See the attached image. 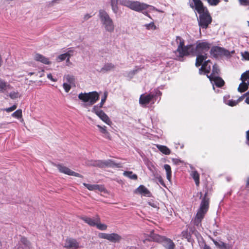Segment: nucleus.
Returning <instances> with one entry per match:
<instances>
[{
	"instance_id": "obj_1",
	"label": "nucleus",
	"mask_w": 249,
	"mask_h": 249,
	"mask_svg": "<svg viewBox=\"0 0 249 249\" xmlns=\"http://www.w3.org/2000/svg\"><path fill=\"white\" fill-rule=\"evenodd\" d=\"M176 41L178 45L177 49L175 51L178 60L181 61L185 56L189 55L194 53V47L192 45L185 46L184 40L180 36H177Z\"/></svg>"
},
{
	"instance_id": "obj_2",
	"label": "nucleus",
	"mask_w": 249,
	"mask_h": 249,
	"mask_svg": "<svg viewBox=\"0 0 249 249\" xmlns=\"http://www.w3.org/2000/svg\"><path fill=\"white\" fill-rule=\"evenodd\" d=\"M98 17L104 30L109 33H113L115 29V25L107 12L104 9H100L99 10Z\"/></svg>"
},
{
	"instance_id": "obj_3",
	"label": "nucleus",
	"mask_w": 249,
	"mask_h": 249,
	"mask_svg": "<svg viewBox=\"0 0 249 249\" xmlns=\"http://www.w3.org/2000/svg\"><path fill=\"white\" fill-rule=\"evenodd\" d=\"M207 195V192L205 193L202 198L200 208L195 218L194 223L197 226L200 224L201 220L203 219L209 208V198L208 197Z\"/></svg>"
},
{
	"instance_id": "obj_4",
	"label": "nucleus",
	"mask_w": 249,
	"mask_h": 249,
	"mask_svg": "<svg viewBox=\"0 0 249 249\" xmlns=\"http://www.w3.org/2000/svg\"><path fill=\"white\" fill-rule=\"evenodd\" d=\"M210 44L206 42H197L196 51L197 52L196 59V67L200 66L204 60L207 58V54L205 53L210 49Z\"/></svg>"
},
{
	"instance_id": "obj_5",
	"label": "nucleus",
	"mask_w": 249,
	"mask_h": 249,
	"mask_svg": "<svg viewBox=\"0 0 249 249\" xmlns=\"http://www.w3.org/2000/svg\"><path fill=\"white\" fill-rule=\"evenodd\" d=\"M119 3L123 6H126L132 10L138 12L146 10L150 6L145 3L130 0H120Z\"/></svg>"
},
{
	"instance_id": "obj_6",
	"label": "nucleus",
	"mask_w": 249,
	"mask_h": 249,
	"mask_svg": "<svg viewBox=\"0 0 249 249\" xmlns=\"http://www.w3.org/2000/svg\"><path fill=\"white\" fill-rule=\"evenodd\" d=\"M78 98L83 102L88 103L89 105L92 106L99 100V95L96 91L81 93L78 95Z\"/></svg>"
},
{
	"instance_id": "obj_7",
	"label": "nucleus",
	"mask_w": 249,
	"mask_h": 249,
	"mask_svg": "<svg viewBox=\"0 0 249 249\" xmlns=\"http://www.w3.org/2000/svg\"><path fill=\"white\" fill-rule=\"evenodd\" d=\"M198 24L200 28L206 29L212 22L211 17L208 11L199 14Z\"/></svg>"
},
{
	"instance_id": "obj_8",
	"label": "nucleus",
	"mask_w": 249,
	"mask_h": 249,
	"mask_svg": "<svg viewBox=\"0 0 249 249\" xmlns=\"http://www.w3.org/2000/svg\"><path fill=\"white\" fill-rule=\"evenodd\" d=\"M98 236L100 238L107 239L110 242L114 243L119 242L122 239V237L120 235L115 233H100Z\"/></svg>"
},
{
	"instance_id": "obj_9",
	"label": "nucleus",
	"mask_w": 249,
	"mask_h": 249,
	"mask_svg": "<svg viewBox=\"0 0 249 249\" xmlns=\"http://www.w3.org/2000/svg\"><path fill=\"white\" fill-rule=\"evenodd\" d=\"M91 111L95 113L104 122L109 125H111L112 122L108 116L102 110L98 108L97 106H94Z\"/></svg>"
},
{
	"instance_id": "obj_10",
	"label": "nucleus",
	"mask_w": 249,
	"mask_h": 249,
	"mask_svg": "<svg viewBox=\"0 0 249 249\" xmlns=\"http://www.w3.org/2000/svg\"><path fill=\"white\" fill-rule=\"evenodd\" d=\"M56 167L59 170V171L62 173L69 175V176H73L77 177L82 178L83 176L80 174L76 173L67 167H66L62 164H57L56 165Z\"/></svg>"
},
{
	"instance_id": "obj_11",
	"label": "nucleus",
	"mask_w": 249,
	"mask_h": 249,
	"mask_svg": "<svg viewBox=\"0 0 249 249\" xmlns=\"http://www.w3.org/2000/svg\"><path fill=\"white\" fill-rule=\"evenodd\" d=\"M211 53L214 56L218 55L228 56L230 55V52L221 47H214L211 50Z\"/></svg>"
},
{
	"instance_id": "obj_12",
	"label": "nucleus",
	"mask_w": 249,
	"mask_h": 249,
	"mask_svg": "<svg viewBox=\"0 0 249 249\" xmlns=\"http://www.w3.org/2000/svg\"><path fill=\"white\" fill-rule=\"evenodd\" d=\"M74 50L69 49L65 53L59 55L57 58V61L60 62L66 60L67 62H69L70 58L74 54Z\"/></svg>"
},
{
	"instance_id": "obj_13",
	"label": "nucleus",
	"mask_w": 249,
	"mask_h": 249,
	"mask_svg": "<svg viewBox=\"0 0 249 249\" xmlns=\"http://www.w3.org/2000/svg\"><path fill=\"white\" fill-rule=\"evenodd\" d=\"M64 247L67 249H77L80 248L79 243L74 239L69 238L66 240Z\"/></svg>"
},
{
	"instance_id": "obj_14",
	"label": "nucleus",
	"mask_w": 249,
	"mask_h": 249,
	"mask_svg": "<svg viewBox=\"0 0 249 249\" xmlns=\"http://www.w3.org/2000/svg\"><path fill=\"white\" fill-rule=\"evenodd\" d=\"M248 77V72H245L243 73L241 77V79L242 81V83H241L239 87L238 88V90L239 91L242 92L245 91L247 90L248 88V85L245 82L247 80V78Z\"/></svg>"
},
{
	"instance_id": "obj_15",
	"label": "nucleus",
	"mask_w": 249,
	"mask_h": 249,
	"mask_svg": "<svg viewBox=\"0 0 249 249\" xmlns=\"http://www.w3.org/2000/svg\"><path fill=\"white\" fill-rule=\"evenodd\" d=\"M154 98V95L151 94H142L141 95L139 103L142 106L148 104Z\"/></svg>"
},
{
	"instance_id": "obj_16",
	"label": "nucleus",
	"mask_w": 249,
	"mask_h": 249,
	"mask_svg": "<svg viewBox=\"0 0 249 249\" xmlns=\"http://www.w3.org/2000/svg\"><path fill=\"white\" fill-rule=\"evenodd\" d=\"M101 168L108 167H122V165L120 163H116L111 160H101Z\"/></svg>"
},
{
	"instance_id": "obj_17",
	"label": "nucleus",
	"mask_w": 249,
	"mask_h": 249,
	"mask_svg": "<svg viewBox=\"0 0 249 249\" xmlns=\"http://www.w3.org/2000/svg\"><path fill=\"white\" fill-rule=\"evenodd\" d=\"M193 0L195 3L196 10L199 14L208 11L207 9L203 6L202 2L200 0Z\"/></svg>"
},
{
	"instance_id": "obj_18",
	"label": "nucleus",
	"mask_w": 249,
	"mask_h": 249,
	"mask_svg": "<svg viewBox=\"0 0 249 249\" xmlns=\"http://www.w3.org/2000/svg\"><path fill=\"white\" fill-rule=\"evenodd\" d=\"M6 95L12 100H16L21 97V94L17 89L12 88L7 92Z\"/></svg>"
},
{
	"instance_id": "obj_19",
	"label": "nucleus",
	"mask_w": 249,
	"mask_h": 249,
	"mask_svg": "<svg viewBox=\"0 0 249 249\" xmlns=\"http://www.w3.org/2000/svg\"><path fill=\"white\" fill-rule=\"evenodd\" d=\"M13 87L7 82L0 79V92L7 93L8 90L12 89Z\"/></svg>"
},
{
	"instance_id": "obj_20",
	"label": "nucleus",
	"mask_w": 249,
	"mask_h": 249,
	"mask_svg": "<svg viewBox=\"0 0 249 249\" xmlns=\"http://www.w3.org/2000/svg\"><path fill=\"white\" fill-rule=\"evenodd\" d=\"M83 185L89 191H96L98 190L102 192L104 190V188L102 186L97 184H90L84 183Z\"/></svg>"
},
{
	"instance_id": "obj_21",
	"label": "nucleus",
	"mask_w": 249,
	"mask_h": 249,
	"mask_svg": "<svg viewBox=\"0 0 249 249\" xmlns=\"http://www.w3.org/2000/svg\"><path fill=\"white\" fill-rule=\"evenodd\" d=\"M34 59L36 61L40 62L44 64H50L51 63L49 58L38 53L35 54Z\"/></svg>"
},
{
	"instance_id": "obj_22",
	"label": "nucleus",
	"mask_w": 249,
	"mask_h": 249,
	"mask_svg": "<svg viewBox=\"0 0 249 249\" xmlns=\"http://www.w3.org/2000/svg\"><path fill=\"white\" fill-rule=\"evenodd\" d=\"M162 244L166 249H174L175 248V244L172 240L166 237L164 238Z\"/></svg>"
},
{
	"instance_id": "obj_23",
	"label": "nucleus",
	"mask_w": 249,
	"mask_h": 249,
	"mask_svg": "<svg viewBox=\"0 0 249 249\" xmlns=\"http://www.w3.org/2000/svg\"><path fill=\"white\" fill-rule=\"evenodd\" d=\"M115 68V66L112 63H108L105 64L101 69L100 72H107L113 71Z\"/></svg>"
},
{
	"instance_id": "obj_24",
	"label": "nucleus",
	"mask_w": 249,
	"mask_h": 249,
	"mask_svg": "<svg viewBox=\"0 0 249 249\" xmlns=\"http://www.w3.org/2000/svg\"><path fill=\"white\" fill-rule=\"evenodd\" d=\"M210 80L213 85L214 84L218 87H221L224 84V81L223 80L218 76H214L213 79H210Z\"/></svg>"
},
{
	"instance_id": "obj_25",
	"label": "nucleus",
	"mask_w": 249,
	"mask_h": 249,
	"mask_svg": "<svg viewBox=\"0 0 249 249\" xmlns=\"http://www.w3.org/2000/svg\"><path fill=\"white\" fill-rule=\"evenodd\" d=\"M213 241L214 245L220 249H231L232 248L231 245L225 244L222 241L217 242L214 240H213Z\"/></svg>"
},
{
	"instance_id": "obj_26",
	"label": "nucleus",
	"mask_w": 249,
	"mask_h": 249,
	"mask_svg": "<svg viewBox=\"0 0 249 249\" xmlns=\"http://www.w3.org/2000/svg\"><path fill=\"white\" fill-rule=\"evenodd\" d=\"M136 192L142 194L144 196H149L150 192L148 189L143 185H140L136 191Z\"/></svg>"
},
{
	"instance_id": "obj_27",
	"label": "nucleus",
	"mask_w": 249,
	"mask_h": 249,
	"mask_svg": "<svg viewBox=\"0 0 249 249\" xmlns=\"http://www.w3.org/2000/svg\"><path fill=\"white\" fill-rule=\"evenodd\" d=\"M150 237L151 239H152L154 241L161 243L165 238V237L161 236L159 235V234H155L153 232H151Z\"/></svg>"
},
{
	"instance_id": "obj_28",
	"label": "nucleus",
	"mask_w": 249,
	"mask_h": 249,
	"mask_svg": "<svg viewBox=\"0 0 249 249\" xmlns=\"http://www.w3.org/2000/svg\"><path fill=\"white\" fill-rule=\"evenodd\" d=\"M97 126L99 128L100 132L104 134V136L107 139H110V135L109 133L107 130V127L106 126H101L100 125H97Z\"/></svg>"
},
{
	"instance_id": "obj_29",
	"label": "nucleus",
	"mask_w": 249,
	"mask_h": 249,
	"mask_svg": "<svg viewBox=\"0 0 249 249\" xmlns=\"http://www.w3.org/2000/svg\"><path fill=\"white\" fill-rule=\"evenodd\" d=\"M210 62L209 60L205 61L202 65V67L199 69V73H202V72L204 73H209L211 70V66L208 65V63Z\"/></svg>"
},
{
	"instance_id": "obj_30",
	"label": "nucleus",
	"mask_w": 249,
	"mask_h": 249,
	"mask_svg": "<svg viewBox=\"0 0 249 249\" xmlns=\"http://www.w3.org/2000/svg\"><path fill=\"white\" fill-rule=\"evenodd\" d=\"M244 99V96H242L240 97H239L237 100H228L225 101V104L231 106V107H234L237 105L239 102L242 101Z\"/></svg>"
},
{
	"instance_id": "obj_31",
	"label": "nucleus",
	"mask_w": 249,
	"mask_h": 249,
	"mask_svg": "<svg viewBox=\"0 0 249 249\" xmlns=\"http://www.w3.org/2000/svg\"><path fill=\"white\" fill-rule=\"evenodd\" d=\"M65 83H68L69 84L73 85L74 84L75 78L73 76L67 74L64 76L63 78Z\"/></svg>"
},
{
	"instance_id": "obj_32",
	"label": "nucleus",
	"mask_w": 249,
	"mask_h": 249,
	"mask_svg": "<svg viewBox=\"0 0 249 249\" xmlns=\"http://www.w3.org/2000/svg\"><path fill=\"white\" fill-rule=\"evenodd\" d=\"M219 72V70L218 66L216 64H214L213 67V71L212 74L210 75H207V77L209 79H213V78L214 76H218Z\"/></svg>"
},
{
	"instance_id": "obj_33",
	"label": "nucleus",
	"mask_w": 249,
	"mask_h": 249,
	"mask_svg": "<svg viewBox=\"0 0 249 249\" xmlns=\"http://www.w3.org/2000/svg\"><path fill=\"white\" fill-rule=\"evenodd\" d=\"M156 146L164 154L169 155L171 153L170 150L166 146L157 144Z\"/></svg>"
},
{
	"instance_id": "obj_34",
	"label": "nucleus",
	"mask_w": 249,
	"mask_h": 249,
	"mask_svg": "<svg viewBox=\"0 0 249 249\" xmlns=\"http://www.w3.org/2000/svg\"><path fill=\"white\" fill-rule=\"evenodd\" d=\"M118 0H110L111 9L114 14H117L118 12Z\"/></svg>"
},
{
	"instance_id": "obj_35",
	"label": "nucleus",
	"mask_w": 249,
	"mask_h": 249,
	"mask_svg": "<svg viewBox=\"0 0 249 249\" xmlns=\"http://www.w3.org/2000/svg\"><path fill=\"white\" fill-rule=\"evenodd\" d=\"M191 175L194 178L196 184L197 186H198L199 184V175L197 172L196 171H193L191 173Z\"/></svg>"
},
{
	"instance_id": "obj_36",
	"label": "nucleus",
	"mask_w": 249,
	"mask_h": 249,
	"mask_svg": "<svg viewBox=\"0 0 249 249\" xmlns=\"http://www.w3.org/2000/svg\"><path fill=\"white\" fill-rule=\"evenodd\" d=\"M86 164L88 166H97L101 168V160H89L86 162Z\"/></svg>"
},
{
	"instance_id": "obj_37",
	"label": "nucleus",
	"mask_w": 249,
	"mask_h": 249,
	"mask_svg": "<svg viewBox=\"0 0 249 249\" xmlns=\"http://www.w3.org/2000/svg\"><path fill=\"white\" fill-rule=\"evenodd\" d=\"M82 219L87 223H88L89 225L93 226H95V225L97 224L96 222V219L94 220L90 218L85 217H82Z\"/></svg>"
},
{
	"instance_id": "obj_38",
	"label": "nucleus",
	"mask_w": 249,
	"mask_h": 249,
	"mask_svg": "<svg viewBox=\"0 0 249 249\" xmlns=\"http://www.w3.org/2000/svg\"><path fill=\"white\" fill-rule=\"evenodd\" d=\"M164 169L165 170V171L166 172L167 178V179L168 180L170 181L171 180V174H172L171 167H170L169 165H168V164H165L164 165Z\"/></svg>"
},
{
	"instance_id": "obj_39",
	"label": "nucleus",
	"mask_w": 249,
	"mask_h": 249,
	"mask_svg": "<svg viewBox=\"0 0 249 249\" xmlns=\"http://www.w3.org/2000/svg\"><path fill=\"white\" fill-rule=\"evenodd\" d=\"M123 175L131 179H136L137 178V176L136 174H133L131 171H124Z\"/></svg>"
},
{
	"instance_id": "obj_40",
	"label": "nucleus",
	"mask_w": 249,
	"mask_h": 249,
	"mask_svg": "<svg viewBox=\"0 0 249 249\" xmlns=\"http://www.w3.org/2000/svg\"><path fill=\"white\" fill-rule=\"evenodd\" d=\"M96 222L97 224L95 225V226H97V227L101 230H106L107 229V226L104 224H102L99 222V217H97L96 218Z\"/></svg>"
},
{
	"instance_id": "obj_41",
	"label": "nucleus",
	"mask_w": 249,
	"mask_h": 249,
	"mask_svg": "<svg viewBox=\"0 0 249 249\" xmlns=\"http://www.w3.org/2000/svg\"><path fill=\"white\" fill-rule=\"evenodd\" d=\"M144 27L148 30H155L156 29V26L153 22H151L149 24H145Z\"/></svg>"
},
{
	"instance_id": "obj_42",
	"label": "nucleus",
	"mask_w": 249,
	"mask_h": 249,
	"mask_svg": "<svg viewBox=\"0 0 249 249\" xmlns=\"http://www.w3.org/2000/svg\"><path fill=\"white\" fill-rule=\"evenodd\" d=\"M12 116L13 117L16 118H20L22 117V110L21 109H18L16 110L15 112H14L12 114Z\"/></svg>"
},
{
	"instance_id": "obj_43",
	"label": "nucleus",
	"mask_w": 249,
	"mask_h": 249,
	"mask_svg": "<svg viewBox=\"0 0 249 249\" xmlns=\"http://www.w3.org/2000/svg\"><path fill=\"white\" fill-rule=\"evenodd\" d=\"M107 95H108V93L107 91L104 92V96L102 98L101 101V102L100 104V107H103V105L104 104V103H105V102L106 101V99L107 97Z\"/></svg>"
},
{
	"instance_id": "obj_44",
	"label": "nucleus",
	"mask_w": 249,
	"mask_h": 249,
	"mask_svg": "<svg viewBox=\"0 0 249 249\" xmlns=\"http://www.w3.org/2000/svg\"><path fill=\"white\" fill-rule=\"evenodd\" d=\"M71 85L69 84L68 83H65L63 84V87L66 92H69L71 89Z\"/></svg>"
},
{
	"instance_id": "obj_45",
	"label": "nucleus",
	"mask_w": 249,
	"mask_h": 249,
	"mask_svg": "<svg viewBox=\"0 0 249 249\" xmlns=\"http://www.w3.org/2000/svg\"><path fill=\"white\" fill-rule=\"evenodd\" d=\"M17 105H14L12 107H10L6 108H4L3 110L6 111L7 112H12V111L15 110L17 108Z\"/></svg>"
},
{
	"instance_id": "obj_46",
	"label": "nucleus",
	"mask_w": 249,
	"mask_h": 249,
	"mask_svg": "<svg viewBox=\"0 0 249 249\" xmlns=\"http://www.w3.org/2000/svg\"><path fill=\"white\" fill-rule=\"evenodd\" d=\"M242 57L246 60H249V52H245L244 53H242Z\"/></svg>"
},
{
	"instance_id": "obj_47",
	"label": "nucleus",
	"mask_w": 249,
	"mask_h": 249,
	"mask_svg": "<svg viewBox=\"0 0 249 249\" xmlns=\"http://www.w3.org/2000/svg\"><path fill=\"white\" fill-rule=\"evenodd\" d=\"M208 2L212 5H216L219 2V0H208Z\"/></svg>"
},
{
	"instance_id": "obj_48",
	"label": "nucleus",
	"mask_w": 249,
	"mask_h": 249,
	"mask_svg": "<svg viewBox=\"0 0 249 249\" xmlns=\"http://www.w3.org/2000/svg\"><path fill=\"white\" fill-rule=\"evenodd\" d=\"M20 241L25 246H27L28 245V244H29V242L28 241L27 239L24 238V237L21 238Z\"/></svg>"
},
{
	"instance_id": "obj_49",
	"label": "nucleus",
	"mask_w": 249,
	"mask_h": 249,
	"mask_svg": "<svg viewBox=\"0 0 249 249\" xmlns=\"http://www.w3.org/2000/svg\"><path fill=\"white\" fill-rule=\"evenodd\" d=\"M92 17V15H91L90 14H86L83 17V19L84 20H87L89 19L90 18Z\"/></svg>"
},
{
	"instance_id": "obj_50",
	"label": "nucleus",
	"mask_w": 249,
	"mask_h": 249,
	"mask_svg": "<svg viewBox=\"0 0 249 249\" xmlns=\"http://www.w3.org/2000/svg\"><path fill=\"white\" fill-rule=\"evenodd\" d=\"M239 1L241 5H247L249 4L248 0H239Z\"/></svg>"
},
{
	"instance_id": "obj_51",
	"label": "nucleus",
	"mask_w": 249,
	"mask_h": 249,
	"mask_svg": "<svg viewBox=\"0 0 249 249\" xmlns=\"http://www.w3.org/2000/svg\"><path fill=\"white\" fill-rule=\"evenodd\" d=\"M243 96H244V98H245V97H246L245 102L247 104H249V93H247L244 94Z\"/></svg>"
},
{
	"instance_id": "obj_52",
	"label": "nucleus",
	"mask_w": 249,
	"mask_h": 249,
	"mask_svg": "<svg viewBox=\"0 0 249 249\" xmlns=\"http://www.w3.org/2000/svg\"><path fill=\"white\" fill-rule=\"evenodd\" d=\"M47 77L53 82H56L57 81V79H54L51 73H49L47 74Z\"/></svg>"
},
{
	"instance_id": "obj_53",
	"label": "nucleus",
	"mask_w": 249,
	"mask_h": 249,
	"mask_svg": "<svg viewBox=\"0 0 249 249\" xmlns=\"http://www.w3.org/2000/svg\"><path fill=\"white\" fill-rule=\"evenodd\" d=\"M148 205L154 207V208H157V204L156 203H155L154 202H148Z\"/></svg>"
},
{
	"instance_id": "obj_54",
	"label": "nucleus",
	"mask_w": 249,
	"mask_h": 249,
	"mask_svg": "<svg viewBox=\"0 0 249 249\" xmlns=\"http://www.w3.org/2000/svg\"><path fill=\"white\" fill-rule=\"evenodd\" d=\"M247 138L248 141L249 142V130L247 132Z\"/></svg>"
},
{
	"instance_id": "obj_55",
	"label": "nucleus",
	"mask_w": 249,
	"mask_h": 249,
	"mask_svg": "<svg viewBox=\"0 0 249 249\" xmlns=\"http://www.w3.org/2000/svg\"><path fill=\"white\" fill-rule=\"evenodd\" d=\"M159 181H160L161 183H162V184L163 183L162 179V178H161L160 177L159 178Z\"/></svg>"
},
{
	"instance_id": "obj_56",
	"label": "nucleus",
	"mask_w": 249,
	"mask_h": 249,
	"mask_svg": "<svg viewBox=\"0 0 249 249\" xmlns=\"http://www.w3.org/2000/svg\"><path fill=\"white\" fill-rule=\"evenodd\" d=\"M204 249H211V248L209 246L205 245Z\"/></svg>"
},
{
	"instance_id": "obj_57",
	"label": "nucleus",
	"mask_w": 249,
	"mask_h": 249,
	"mask_svg": "<svg viewBox=\"0 0 249 249\" xmlns=\"http://www.w3.org/2000/svg\"><path fill=\"white\" fill-rule=\"evenodd\" d=\"M247 186L249 185V178H248L247 180Z\"/></svg>"
},
{
	"instance_id": "obj_58",
	"label": "nucleus",
	"mask_w": 249,
	"mask_h": 249,
	"mask_svg": "<svg viewBox=\"0 0 249 249\" xmlns=\"http://www.w3.org/2000/svg\"><path fill=\"white\" fill-rule=\"evenodd\" d=\"M246 72H248V77L247 78V79H249L248 83H249V71H247Z\"/></svg>"
},
{
	"instance_id": "obj_59",
	"label": "nucleus",
	"mask_w": 249,
	"mask_h": 249,
	"mask_svg": "<svg viewBox=\"0 0 249 249\" xmlns=\"http://www.w3.org/2000/svg\"><path fill=\"white\" fill-rule=\"evenodd\" d=\"M35 74V73H34V72H29V73H28V74H29V75H30V76L32 75H33V74Z\"/></svg>"
},
{
	"instance_id": "obj_60",
	"label": "nucleus",
	"mask_w": 249,
	"mask_h": 249,
	"mask_svg": "<svg viewBox=\"0 0 249 249\" xmlns=\"http://www.w3.org/2000/svg\"><path fill=\"white\" fill-rule=\"evenodd\" d=\"M200 198H201L202 196V194L201 192H200Z\"/></svg>"
},
{
	"instance_id": "obj_61",
	"label": "nucleus",
	"mask_w": 249,
	"mask_h": 249,
	"mask_svg": "<svg viewBox=\"0 0 249 249\" xmlns=\"http://www.w3.org/2000/svg\"><path fill=\"white\" fill-rule=\"evenodd\" d=\"M185 232H184V231H182V234H184Z\"/></svg>"
},
{
	"instance_id": "obj_62",
	"label": "nucleus",
	"mask_w": 249,
	"mask_h": 249,
	"mask_svg": "<svg viewBox=\"0 0 249 249\" xmlns=\"http://www.w3.org/2000/svg\"><path fill=\"white\" fill-rule=\"evenodd\" d=\"M248 25L249 26V21H248Z\"/></svg>"
}]
</instances>
